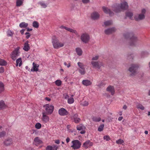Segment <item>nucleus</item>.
<instances>
[{
	"mask_svg": "<svg viewBox=\"0 0 150 150\" xmlns=\"http://www.w3.org/2000/svg\"><path fill=\"white\" fill-rule=\"evenodd\" d=\"M124 37L129 39V45L132 46H136L138 44V39L132 32H127L123 34Z\"/></svg>",
	"mask_w": 150,
	"mask_h": 150,
	"instance_id": "nucleus-1",
	"label": "nucleus"
},
{
	"mask_svg": "<svg viewBox=\"0 0 150 150\" xmlns=\"http://www.w3.org/2000/svg\"><path fill=\"white\" fill-rule=\"evenodd\" d=\"M112 9L116 13H119L122 10H125L128 9V6L127 3L124 1L121 3L120 4H115L112 6Z\"/></svg>",
	"mask_w": 150,
	"mask_h": 150,
	"instance_id": "nucleus-2",
	"label": "nucleus"
},
{
	"mask_svg": "<svg viewBox=\"0 0 150 150\" xmlns=\"http://www.w3.org/2000/svg\"><path fill=\"white\" fill-rule=\"evenodd\" d=\"M52 42L54 47L55 49H57L62 47L64 45V43L59 42L58 39L55 36L52 38Z\"/></svg>",
	"mask_w": 150,
	"mask_h": 150,
	"instance_id": "nucleus-3",
	"label": "nucleus"
},
{
	"mask_svg": "<svg viewBox=\"0 0 150 150\" xmlns=\"http://www.w3.org/2000/svg\"><path fill=\"white\" fill-rule=\"evenodd\" d=\"M43 107L45 108L47 114L50 115L52 113L54 110V106L52 105L47 104L45 105Z\"/></svg>",
	"mask_w": 150,
	"mask_h": 150,
	"instance_id": "nucleus-4",
	"label": "nucleus"
},
{
	"mask_svg": "<svg viewBox=\"0 0 150 150\" xmlns=\"http://www.w3.org/2000/svg\"><path fill=\"white\" fill-rule=\"evenodd\" d=\"M139 67V66L137 64H132L131 65L129 69V71L131 73L130 75L131 76H133L135 75Z\"/></svg>",
	"mask_w": 150,
	"mask_h": 150,
	"instance_id": "nucleus-5",
	"label": "nucleus"
},
{
	"mask_svg": "<svg viewBox=\"0 0 150 150\" xmlns=\"http://www.w3.org/2000/svg\"><path fill=\"white\" fill-rule=\"evenodd\" d=\"M71 144L72 145L71 147L74 150L79 149L81 147V142L78 140L72 141Z\"/></svg>",
	"mask_w": 150,
	"mask_h": 150,
	"instance_id": "nucleus-6",
	"label": "nucleus"
},
{
	"mask_svg": "<svg viewBox=\"0 0 150 150\" xmlns=\"http://www.w3.org/2000/svg\"><path fill=\"white\" fill-rule=\"evenodd\" d=\"M19 49L20 47H17L12 52L11 55V57L13 60L15 61L16 59L19 56Z\"/></svg>",
	"mask_w": 150,
	"mask_h": 150,
	"instance_id": "nucleus-7",
	"label": "nucleus"
},
{
	"mask_svg": "<svg viewBox=\"0 0 150 150\" xmlns=\"http://www.w3.org/2000/svg\"><path fill=\"white\" fill-rule=\"evenodd\" d=\"M91 63L93 68H97L98 69H99L101 67L103 66L102 62L99 61H92L91 62Z\"/></svg>",
	"mask_w": 150,
	"mask_h": 150,
	"instance_id": "nucleus-8",
	"label": "nucleus"
},
{
	"mask_svg": "<svg viewBox=\"0 0 150 150\" xmlns=\"http://www.w3.org/2000/svg\"><path fill=\"white\" fill-rule=\"evenodd\" d=\"M81 38L83 42L87 43L89 40L90 37L86 33H83L81 35Z\"/></svg>",
	"mask_w": 150,
	"mask_h": 150,
	"instance_id": "nucleus-9",
	"label": "nucleus"
},
{
	"mask_svg": "<svg viewBox=\"0 0 150 150\" xmlns=\"http://www.w3.org/2000/svg\"><path fill=\"white\" fill-rule=\"evenodd\" d=\"M78 66L80 69H79V71L81 75H84L86 72L85 68L83 64L80 62L77 63Z\"/></svg>",
	"mask_w": 150,
	"mask_h": 150,
	"instance_id": "nucleus-10",
	"label": "nucleus"
},
{
	"mask_svg": "<svg viewBox=\"0 0 150 150\" xmlns=\"http://www.w3.org/2000/svg\"><path fill=\"white\" fill-rule=\"evenodd\" d=\"M58 113L62 116H64L69 115V112L65 108H61L58 110Z\"/></svg>",
	"mask_w": 150,
	"mask_h": 150,
	"instance_id": "nucleus-11",
	"label": "nucleus"
},
{
	"mask_svg": "<svg viewBox=\"0 0 150 150\" xmlns=\"http://www.w3.org/2000/svg\"><path fill=\"white\" fill-rule=\"evenodd\" d=\"M76 129L78 131H81L80 132V133L81 134H83L85 133L86 127L82 124H80L77 126Z\"/></svg>",
	"mask_w": 150,
	"mask_h": 150,
	"instance_id": "nucleus-12",
	"label": "nucleus"
},
{
	"mask_svg": "<svg viewBox=\"0 0 150 150\" xmlns=\"http://www.w3.org/2000/svg\"><path fill=\"white\" fill-rule=\"evenodd\" d=\"M103 9L104 13H106L109 14L110 16H112L113 15L114 13L113 12L108 8L103 6Z\"/></svg>",
	"mask_w": 150,
	"mask_h": 150,
	"instance_id": "nucleus-13",
	"label": "nucleus"
},
{
	"mask_svg": "<svg viewBox=\"0 0 150 150\" xmlns=\"http://www.w3.org/2000/svg\"><path fill=\"white\" fill-rule=\"evenodd\" d=\"M91 17L93 20H97L99 18L100 15L97 12H94L91 14Z\"/></svg>",
	"mask_w": 150,
	"mask_h": 150,
	"instance_id": "nucleus-14",
	"label": "nucleus"
},
{
	"mask_svg": "<svg viewBox=\"0 0 150 150\" xmlns=\"http://www.w3.org/2000/svg\"><path fill=\"white\" fill-rule=\"evenodd\" d=\"M13 143V140L11 138H8L4 142V144L6 146H8Z\"/></svg>",
	"mask_w": 150,
	"mask_h": 150,
	"instance_id": "nucleus-15",
	"label": "nucleus"
},
{
	"mask_svg": "<svg viewBox=\"0 0 150 150\" xmlns=\"http://www.w3.org/2000/svg\"><path fill=\"white\" fill-rule=\"evenodd\" d=\"M93 144V142H91L89 140H88L83 143V147H84L85 149H86L88 148V146H92Z\"/></svg>",
	"mask_w": 150,
	"mask_h": 150,
	"instance_id": "nucleus-16",
	"label": "nucleus"
},
{
	"mask_svg": "<svg viewBox=\"0 0 150 150\" xmlns=\"http://www.w3.org/2000/svg\"><path fill=\"white\" fill-rule=\"evenodd\" d=\"M39 65L38 64H37L33 62V67L30 70V71L34 72H37L38 70V68Z\"/></svg>",
	"mask_w": 150,
	"mask_h": 150,
	"instance_id": "nucleus-17",
	"label": "nucleus"
},
{
	"mask_svg": "<svg viewBox=\"0 0 150 150\" xmlns=\"http://www.w3.org/2000/svg\"><path fill=\"white\" fill-rule=\"evenodd\" d=\"M145 18V15L142 14H139L138 16H136L134 17L136 21H138L144 19Z\"/></svg>",
	"mask_w": 150,
	"mask_h": 150,
	"instance_id": "nucleus-18",
	"label": "nucleus"
},
{
	"mask_svg": "<svg viewBox=\"0 0 150 150\" xmlns=\"http://www.w3.org/2000/svg\"><path fill=\"white\" fill-rule=\"evenodd\" d=\"M58 148V146L56 145H48L46 147V150H57Z\"/></svg>",
	"mask_w": 150,
	"mask_h": 150,
	"instance_id": "nucleus-19",
	"label": "nucleus"
},
{
	"mask_svg": "<svg viewBox=\"0 0 150 150\" xmlns=\"http://www.w3.org/2000/svg\"><path fill=\"white\" fill-rule=\"evenodd\" d=\"M115 31V28H108L106 29L105 30V33L107 35H109L111 34Z\"/></svg>",
	"mask_w": 150,
	"mask_h": 150,
	"instance_id": "nucleus-20",
	"label": "nucleus"
},
{
	"mask_svg": "<svg viewBox=\"0 0 150 150\" xmlns=\"http://www.w3.org/2000/svg\"><path fill=\"white\" fill-rule=\"evenodd\" d=\"M42 120L45 122H48L49 119V117L46 115L47 114L44 112H42Z\"/></svg>",
	"mask_w": 150,
	"mask_h": 150,
	"instance_id": "nucleus-21",
	"label": "nucleus"
},
{
	"mask_svg": "<svg viewBox=\"0 0 150 150\" xmlns=\"http://www.w3.org/2000/svg\"><path fill=\"white\" fill-rule=\"evenodd\" d=\"M42 141L38 137H36L35 138L33 142V144L34 145L37 146L38 145L42 144Z\"/></svg>",
	"mask_w": 150,
	"mask_h": 150,
	"instance_id": "nucleus-22",
	"label": "nucleus"
},
{
	"mask_svg": "<svg viewBox=\"0 0 150 150\" xmlns=\"http://www.w3.org/2000/svg\"><path fill=\"white\" fill-rule=\"evenodd\" d=\"M29 41H26L24 44V45L23 48V50L25 51H28L30 49L29 45L28 44Z\"/></svg>",
	"mask_w": 150,
	"mask_h": 150,
	"instance_id": "nucleus-23",
	"label": "nucleus"
},
{
	"mask_svg": "<svg viewBox=\"0 0 150 150\" xmlns=\"http://www.w3.org/2000/svg\"><path fill=\"white\" fill-rule=\"evenodd\" d=\"M82 83L84 85L88 86L91 85L92 84V82L89 80L85 79L82 81Z\"/></svg>",
	"mask_w": 150,
	"mask_h": 150,
	"instance_id": "nucleus-24",
	"label": "nucleus"
},
{
	"mask_svg": "<svg viewBox=\"0 0 150 150\" xmlns=\"http://www.w3.org/2000/svg\"><path fill=\"white\" fill-rule=\"evenodd\" d=\"M78 115L77 114H76L74 115L73 119L74 122L76 123H79L81 121L80 118L78 117Z\"/></svg>",
	"mask_w": 150,
	"mask_h": 150,
	"instance_id": "nucleus-25",
	"label": "nucleus"
},
{
	"mask_svg": "<svg viewBox=\"0 0 150 150\" xmlns=\"http://www.w3.org/2000/svg\"><path fill=\"white\" fill-rule=\"evenodd\" d=\"M133 15V13L131 12H127L125 13V18H126L127 17L129 18L130 19H132V17Z\"/></svg>",
	"mask_w": 150,
	"mask_h": 150,
	"instance_id": "nucleus-26",
	"label": "nucleus"
},
{
	"mask_svg": "<svg viewBox=\"0 0 150 150\" xmlns=\"http://www.w3.org/2000/svg\"><path fill=\"white\" fill-rule=\"evenodd\" d=\"M106 90L107 91L110 92L112 95H113L114 94L115 91L113 86H109L107 87Z\"/></svg>",
	"mask_w": 150,
	"mask_h": 150,
	"instance_id": "nucleus-27",
	"label": "nucleus"
},
{
	"mask_svg": "<svg viewBox=\"0 0 150 150\" xmlns=\"http://www.w3.org/2000/svg\"><path fill=\"white\" fill-rule=\"evenodd\" d=\"M6 105L3 100L0 101V110H2L6 108Z\"/></svg>",
	"mask_w": 150,
	"mask_h": 150,
	"instance_id": "nucleus-28",
	"label": "nucleus"
},
{
	"mask_svg": "<svg viewBox=\"0 0 150 150\" xmlns=\"http://www.w3.org/2000/svg\"><path fill=\"white\" fill-rule=\"evenodd\" d=\"M148 54V52L146 51H143L141 52V56L142 58H144L147 56Z\"/></svg>",
	"mask_w": 150,
	"mask_h": 150,
	"instance_id": "nucleus-29",
	"label": "nucleus"
},
{
	"mask_svg": "<svg viewBox=\"0 0 150 150\" xmlns=\"http://www.w3.org/2000/svg\"><path fill=\"white\" fill-rule=\"evenodd\" d=\"M28 24L24 22L21 23L19 25L20 27L21 28H26L28 27Z\"/></svg>",
	"mask_w": 150,
	"mask_h": 150,
	"instance_id": "nucleus-30",
	"label": "nucleus"
},
{
	"mask_svg": "<svg viewBox=\"0 0 150 150\" xmlns=\"http://www.w3.org/2000/svg\"><path fill=\"white\" fill-rule=\"evenodd\" d=\"M76 51L78 55L81 56L82 55V51L80 48L79 47L76 48Z\"/></svg>",
	"mask_w": 150,
	"mask_h": 150,
	"instance_id": "nucleus-31",
	"label": "nucleus"
},
{
	"mask_svg": "<svg viewBox=\"0 0 150 150\" xmlns=\"http://www.w3.org/2000/svg\"><path fill=\"white\" fill-rule=\"evenodd\" d=\"M66 28V30L71 33H74L76 35L78 34L77 31L75 30L68 27H67V28Z\"/></svg>",
	"mask_w": 150,
	"mask_h": 150,
	"instance_id": "nucleus-32",
	"label": "nucleus"
},
{
	"mask_svg": "<svg viewBox=\"0 0 150 150\" xmlns=\"http://www.w3.org/2000/svg\"><path fill=\"white\" fill-rule=\"evenodd\" d=\"M38 4H40L42 8H46L47 5V4H45L43 1H41L39 2Z\"/></svg>",
	"mask_w": 150,
	"mask_h": 150,
	"instance_id": "nucleus-33",
	"label": "nucleus"
},
{
	"mask_svg": "<svg viewBox=\"0 0 150 150\" xmlns=\"http://www.w3.org/2000/svg\"><path fill=\"white\" fill-rule=\"evenodd\" d=\"M4 85L3 83L0 81V93L4 90Z\"/></svg>",
	"mask_w": 150,
	"mask_h": 150,
	"instance_id": "nucleus-34",
	"label": "nucleus"
},
{
	"mask_svg": "<svg viewBox=\"0 0 150 150\" xmlns=\"http://www.w3.org/2000/svg\"><path fill=\"white\" fill-rule=\"evenodd\" d=\"M92 120L95 122H99L101 120V118L100 117H92Z\"/></svg>",
	"mask_w": 150,
	"mask_h": 150,
	"instance_id": "nucleus-35",
	"label": "nucleus"
},
{
	"mask_svg": "<svg viewBox=\"0 0 150 150\" xmlns=\"http://www.w3.org/2000/svg\"><path fill=\"white\" fill-rule=\"evenodd\" d=\"M112 24V21L111 20L107 21L104 22L105 25L106 26H109L110 25Z\"/></svg>",
	"mask_w": 150,
	"mask_h": 150,
	"instance_id": "nucleus-36",
	"label": "nucleus"
},
{
	"mask_svg": "<svg viewBox=\"0 0 150 150\" xmlns=\"http://www.w3.org/2000/svg\"><path fill=\"white\" fill-rule=\"evenodd\" d=\"M74 100L73 98L70 97L67 100V102L69 104H71L74 103Z\"/></svg>",
	"mask_w": 150,
	"mask_h": 150,
	"instance_id": "nucleus-37",
	"label": "nucleus"
},
{
	"mask_svg": "<svg viewBox=\"0 0 150 150\" xmlns=\"http://www.w3.org/2000/svg\"><path fill=\"white\" fill-rule=\"evenodd\" d=\"M16 62L18 63V64L19 63V66L21 67L22 64V61L21 58L20 57L16 59Z\"/></svg>",
	"mask_w": 150,
	"mask_h": 150,
	"instance_id": "nucleus-38",
	"label": "nucleus"
},
{
	"mask_svg": "<svg viewBox=\"0 0 150 150\" xmlns=\"http://www.w3.org/2000/svg\"><path fill=\"white\" fill-rule=\"evenodd\" d=\"M33 25L34 27L37 28L39 27V23L36 21H34L33 22Z\"/></svg>",
	"mask_w": 150,
	"mask_h": 150,
	"instance_id": "nucleus-39",
	"label": "nucleus"
},
{
	"mask_svg": "<svg viewBox=\"0 0 150 150\" xmlns=\"http://www.w3.org/2000/svg\"><path fill=\"white\" fill-rule=\"evenodd\" d=\"M23 0H17L16 1V6H21L23 2Z\"/></svg>",
	"mask_w": 150,
	"mask_h": 150,
	"instance_id": "nucleus-40",
	"label": "nucleus"
},
{
	"mask_svg": "<svg viewBox=\"0 0 150 150\" xmlns=\"http://www.w3.org/2000/svg\"><path fill=\"white\" fill-rule=\"evenodd\" d=\"M7 64L6 62L4 60L0 59V65H6Z\"/></svg>",
	"mask_w": 150,
	"mask_h": 150,
	"instance_id": "nucleus-41",
	"label": "nucleus"
},
{
	"mask_svg": "<svg viewBox=\"0 0 150 150\" xmlns=\"http://www.w3.org/2000/svg\"><path fill=\"white\" fill-rule=\"evenodd\" d=\"M104 125L103 124L100 125L98 128V131L99 132H101L103 130Z\"/></svg>",
	"mask_w": 150,
	"mask_h": 150,
	"instance_id": "nucleus-42",
	"label": "nucleus"
},
{
	"mask_svg": "<svg viewBox=\"0 0 150 150\" xmlns=\"http://www.w3.org/2000/svg\"><path fill=\"white\" fill-rule=\"evenodd\" d=\"M6 135V132L5 131H3L0 132V138L4 137Z\"/></svg>",
	"mask_w": 150,
	"mask_h": 150,
	"instance_id": "nucleus-43",
	"label": "nucleus"
},
{
	"mask_svg": "<svg viewBox=\"0 0 150 150\" xmlns=\"http://www.w3.org/2000/svg\"><path fill=\"white\" fill-rule=\"evenodd\" d=\"M56 85L58 86H60L62 84V81L60 80H57L55 82Z\"/></svg>",
	"mask_w": 150,
	"mask_h": 150,
	"instance_id": "nucleus-44",
	"label": "nucleus"
},
{
	"mask_svg": "<svg viewBox=\"0 0 150 150\" xmlns=\"http://www.w3.org/2000/svg\"><path fill=\"white\" fill-rule=\"evenodd\" d=\"M105 84L103 82L101 81L98 84L97 86L101 88L103 87L105 85Z\"/></svg>",
	"mask_w": 150,
	"mask_h": 150,
	"instance_id": "nucleus-45",
	"label": "nucleus"
},
{
	"mask_svg": "<svg viewBox=\"0 0 150 150\" xmlns=\"http://www.w3.org/2000/svg\"><path fill=\"white\" fill-rule=\"evenodd\" d=\"M124 142V141L121 139H120L116 141V143L118 144H122Z\"/></svg>",
	"mask_w": 150,
	"mask_h": 150,
	"instance_id": "nucleus-46",
	"label": "nucleus"
},
{
	"mask_svg": "<svg viewBox=\"0 0 150 150\" xmlns=\"http://www.w3.org/2000/svg\"><path fill=\"white\" fill-rule=\"evenodd\" d=\"M35 127L36 128L39 129H40L41 127V125L40 123H37L35 125Z\"/></svg>",
	"mask_w": 150,
	"mask_h": 150,
	"instance_id": "nucleus-47",
	"label": "nucleus"
},
{
	"mask_svg": "<svg viewBox=\"0 0 150 150\" xmlns=\"http://www.w3.org/2000/svg\"><path fill=\"white\" fill-rule=\"evenodd\" d=\"M137 108L138 109H140L142 110L144 109V107L141 104H139L137 105Z\"/></svg>",
	"mask_w": 150,
	"mask_h": 150,
	"instance_id": "nucleus-48",
	"label": "nucleus"
},
{
	"mask_svg": "<svg viewBox=\"0 0 150 150\" xmlns=\"http://www.w3.org/2000/svg\"><path fill=\"white\" fill-rule=\"evenodd\" d=\"M103 139L106 141H108L110 140V138L109 136L105 135L103 137Z\"/></svg>",
	"mask_w": 150,
	"mask_h": 150,
	"instance_id": "nucleus-49",
	"label": "nucleus"
},
{
	"mask_svg": "<svg viewBox=\"0 0 150 150\" xmlns=\"http://www.w3.org/2000/svg\"><path fill=\"white\" fill-rule=\"evenodd\" d=\"M7 35L8 36H11L13 34V33L10 30H8L7 32Z\"/></svg>",
	"mask_w": 150,
	"mask_h": 150,
	"instance_id": "nucleus-50",
	"label": "nucleus"
},
{
	"mask_svg": "<svg viewBox=\"0 0 150 150\" xmlns=\"http://www.w3.org/2000/svg\"><path fill=\"white\" fill-rule=\"evenodd\" d=\"M25 34L26 35L25 38L27 39H28L30 36V34L28 32H26L25 33Z\"/></svg>",
	"mask_w": 150,
	"mask_h": 150,
	"instance_id": "nucleus-51",
	"label": "nucleus"
},
{
	"mask_svg": "<svg viewBox=\"0 0 150 150\" xmlns=\"http://www.w3.org/2000/svg\"><path fill=\"white\" fill-rule=\"evenodd\" d=\"M99 56L98 55H96L95 57H93L92 59V60H97L99 58Z\"/></svg>",
	"mask_w": 150,
	"mask_h": 150,
	"instance_id": "nucleus-52",
	"label": "nucleus"
},
{
	"mask_svg": "<svg viewBox=\"0 0 150 150\" xmlns=\"http://www.w3.org/2000/svg\"><path fill=\"white\" fill-rule=\"evenodd\" d=\"M88 104V101L85 100L83 102L82 105L83 106H87Z\"/></svg>",
	"mask_w": 150,
	"mask_h": 150,
	"instance_id": "nucleus-53",
	"label": "nucleus"
},
{
	"mask_svg": "<svg viewBox=\"0 0 150 150\" xmlns=\"http://www.w3.org/2000/svg\"><path fill=\"white\" fill-rule=\"evenodd\" d=\"M146 10L144 8H143L141 10V14H142L143 15H144L146 13Z\"/></svg>",
	"mask_w": 150,
	"mask_h": 150,
	"instance_id": "nucleus-54",
	"label": "nucleus"
},
{
	"mask_svg": "<svg viewBox=\"0 0 150 150\" xmlns=\"http://www.w3.org/2000/svg\"><path fill=\"white\" fill-rule=\"evenodd\" d=\"M64 64L65 66H67L68 68H69V67H70L71 66L70 63H69V64H67L66 62H64Z\"/></svg>",
	"mask_w": 150,
	"mask_h": 150,
	"instance_id": "nucleus-55",
	"label": "nucleus"
},
{
	"mask_svg": "<svg viewBox=\"0 0 150 150\" xmlns=\"http://www.w3.org/2000/svg\"><path fill=\"white\" fill-rule=\"evenodd\" d=\"M4 69L3 67H0V73H2L4 72Z\"/></svg>",
	"mask_w": 150,
	"mask_h": 150,
	"instance_id": "nucleus-56",
	"label": "nucleus"
},
{
	"mask_svg": "<svg viewBox=\"0 0 150 150\" xmlns=\"http://www.w3.org/2000/svg\"><path fill=\"white\" fill-rule=\"evenodd\" d=\"M82 1L84 4H86L89 2V0H82Z\"/></svg>",
	"mask_w": 150,
	"mask_h": 150,
	"instance_id": "nucleus-57",
	"label": "nucleus"
},
{
	"mask_svg": "<svg viewBox=\"0 0 150 150\" xmlns=\"http://www.w3.org/2000/svg\"><path fill=\"white\" fill-rule=\"evenodd\" d=\"M76 131V130H75L74 129H69V132H75Z\"/></svg>",
	"mask_w": 150,
	"mask_h": 150,
	"instance_id": "nucleus-58",
	"label": "nucleus"
},
{
	"mask_svg": "<svg viewBox=\"0 0 150 150\" xmlns=\"http://www.w3.org/2000/svg\"><path fill=\"white\" fill-rule=\"evenodd\" d=\"M25 30L24 29H22L20 30V32L22 35L24 34Z\"/></svg>",
	"mask_w": 150,
	"mask_h": 150,
	"instance_id": "nucleus-59",
	"label": "nucleus"
},
{
	"mask_svg": "<svg viewBox=\"0 0 150 150\" xmlns=\"http://www.w3.org/2000/svg\"><path fill=\"white\" fill-rule=\"evenodd\" d=\"M55 143L57 144H59L60 143L59 140V139L56 140L55 141Z\"/></svg>",
	"mask_w": 150,
	"mask_h": 150,
	"instance_id": "nucleus-60",
	"label": "nucleus"
},
{
	"mask_svg": "<svg viewBox=\"0 0 150 150\" xmlns=\"http://www.w3.org/2000/svg\"><path fill=\"white\" fill-rule=\"evenodd\" d=\"M59 28L61 29H64L66 30V29H67L66 28H67V27L64 26H60Z\"/></svg>",
	"mask_w": 150,
	"mask_h": 150,
	"instance_id": "nucleus-61",
	"label": "nucleus"
},
{
	"mask_svg": "<svg viewBox=\"0 0 150 150\" xmlns=\"http://www.w3.org/2000/svg\"><path fill=\"white\" fill-rule=\"evenodd\" d=\"M70 141V139L68 137H67L66 139V141L67 143H68Z\"/></svg>",
	"mask_w": 150,
	"mask_h": 150,
	"instance_id": "nucleus-62",
	"label": "nucleus"
},
{
	"mask_svg": "<svg viewBox=\"0 0 150 150\" xmlns=\"http://www.w3.org/2000/svg\"><path fill=\"white\" fill-rule=\"evenodd\" d=\"M123 118V117H120L118 118V120L119 121H120L122 120Z\"/></svg>",
	"mask_w": 150,
	"mask_h": 150,
	"instance_id": "nucleus-63",
	"label": "nucleus"
},
{
	"mask_svg": "<svg viewBox=\"0 0 150 150\" xmlns=\"http://www.w3.org/2000/svg\"><path fill=\"white\" fill-rule=\"evenodd\" d=\"M127 108V106L125 105H123V108L124 110H126Z\"/></svg>",
	"mask_w": 150,
	"mask_h": 150,
	"instance_id": "nucleus-64",
	"label": "nucleus"
}]
</instances>
